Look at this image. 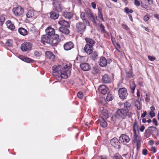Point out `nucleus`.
I'll return each instance as SVG.
<instances>
[{"label":"nucleus","instance_id":"1","mask_svg":"<svg viewBox=\"0 0 159 159\" xmlns=\"http://www.w3.org/2000/svg\"><path fill=\"white\" fill-rule=\"evenodd\" d=\"M53 75L57 80L66 79L71 74L70 67L68 64H64L61 65L54 66L52 67Z\"/></svg>","mask_w":159,"mask_h":159},{"label":"nucleus","instance_id":"2","mask_svg":"<svg viewBox=\"0 0 159 159\" xmlns=\"http://www.w3.org/2000/svg\"><path fill=\"white\" fill-rule=\"evenodd\" d=\"M59 41V36L57 34L54 35L53 38L49 35H45L42 37L41 42L44 44L47 43L55 46Z\"/></svg>","mask_w":159,"mask_h":159},{"label":"nucleus","instance_id":"3","mask_svg":"<svg viewBox=\"0 0 159 159\" xmlns=\"http://www.w3.org/2000/svg\"><path fill=\"white\" fill-rule=\"evenodd\" d=\"M133 113L130 111H126L123 108L118 109L116 111L115 116L119 119H125L127 116L128 118L132 117Z\"/></svg>","mask_w":159,"mask_h":159},{"label":"nucleus","instance_id":"4","mask_svg":"<svg viewBox=\"0 0 159 159\" xmlns=\"http://www.w3.org/2000/svg\"><path fill=\"white\" fill-rule=\"evenodd\" d=\"M12 11L15 16H19L24 13V10L20 6H18L13 8Z\"/></svg>","mask_w":159,"mask_h":159},{"label":"nucleus","instance_id":"5","mask_svg":"<svg viewBox=\"0 0 159 159\" xmlns=\"http://www.w3.org/2000/svg\"><path fill=\"white\" fill-rule=\"evenodd\" d=\"M133 132L134 134V140L135 141H137L138 134L139 133V124L138 122L137 121H134L133 126Z\"/></svg>","mask_w":159,"mask_h":159},{"label":"nucleus","instance_id":"6","mask_svg":"<svg viewBox=\"0 0 159 159\" xmlns=\"http://www.w3.org/2000/svg\"><path fill=\"white\" fill-rule=\"evenodd\" d=\"M119 95L122 99H126L128 95L126 89L125 88H120L118 90Z\"/></svg>","mask_w":159,"mask_h":159},{"label":"nucleus","instance_id":"7","mask_svg":"<svg viewBox=\"0 0 159 159\" xmlns=\"http://www.w3.org/2000/svg\"><path fill=\"white\" fill-rule=\"evenodd\" d=\"M76 28L78 32L82 34L85 30L86 26L84 23L79 22L76 25Z\"/></svg>","mask_w":159,"mask_h":159},{"label":"nucleus","instance_id":"8","mask_svg":"<svg viewBox=\"0 0 159 159\" xmlns=\"http://www.w3.org/2000/svg\"><path fill=\"white\" fill-rule=\"evenodd\" d=\"M111 61V60L110 59H107L105 57H101L100 58L98 62L100 66L104 67L106 66L107 64L110 63Z\"/></svg>","mask_w":159,"mask_h":159},{"label":"nucleus","instance_id":"9","mask_svg":"<svg viewBox=\"0 0 159 159\" xmlns=\"http://www.w3.org/2000/svg\"><path fill=\"white\" fill-rule=\"evenodd\" d=\"M38 13L32 9L29 10L26 14L27 17L28 18L35 19L37 17Z\"/></svg>","mask_w":159,"mask_h":159},{"label":"nucleus","instance_id":"10","mask_svg":"<svg viewBox=\"0 0 159 159\" xmlns=\"http://www.w3.org/2000/svg\"><path fill=\"white\" fill-rule=\"evenodd\" d=\"M54 1V2L53 3V5L54 9L58 12L61 11L63 9V7L60 4V2L58 1Z\"/></svg>","mask_w":159,"mask_h":159},{"label":"nucleus","instance_id":"11","mask_svg":"<svg viewBox=\"0 0 159 159\" xmlns=\"http://www.w3.org/2000/svg\"><path fill=\"white\" fill-rule=\"evenodd\" d=\"M120 141L124 144L128 143L130 141L129 137L125 134H121L119 138Z\"/></svg>","mask_w":159,"mask_h":159},{"label":"nucleus","instance_id":"12","mask_svg":"<svg viewBox=\"0 0 159 159\" xmlns=\"http://www.w3.org/2000/svg\"><path fill=\"white\" fill-rule=\"evenodd\" d=\"M32 47V44L30 42H26L21 45L20 48L23 51H26L30 50Z\"/></svg>","mask_w":159,"mask_h":159},{"label":"nucleus","instance_id":"13","mask_svg":"<svg viewBox=\"0 0 159 159\" xmlns=\"http://www.w3.org/2000/svg\"><path fill=\"white\" fill-rule=\"evenodd\" d=\"M111 143L113 146L116 148L119 149L120 148V143L118 139L116 138H113L111 140Z\"/></svg>","mask_w":159,"mask_h":159},{"label":"nucleus","instance_id":"14","mask_svg":"<svg viewBox=\"0 0 159 159\" xmlns=\"http://www.w3.org/2000/svg\"><path fill=\"white\" fill-rule=\"evenodd\" d=\"M98 90L100 93L104 95L108 91L109 89L105 85H102L99 86Z\"/></svg>","mask_w":159,"mask_h":159},{"label":"nucleus","instance_id":"15","mask_svg":"<svg viewBox=\"0 0 159 159\" xmlns=\"http://www.w3.org/2000/svg\"><path fill=\"white\" fill-rule=\"evenodd\" d=\"M150 130L153 131L154 132H157V129L154 126L149 127V129L147 130L145 133V135L147 138H149L151 134L152 133L150 132Z\"/></svg>","mask_w":159,"mask_h":159},{"label":"nucleus","instance_id":"16","mask_svg":"<svg viewBox=\"0 0 159 159\" xmlns=\"http://www.w3.org/2000/svg\"><path fill=\"white\" fill-rule=\"evenodd\" d=\"M45 32L46 33V35L51 36L52 38L54 35L56 34H55L54 30L53 28L50 27L47 28L45 30Z\"/></svg>","mask_w":159,"mask_h":159},{"label":"nucleus","instance_id":"17","mask_svg":"<svg viewBox=\"0 0 159 159\" xmlns=\"http://www.w3.org/2000/svg\"><path fill=\"white\" fill-rule=\"evenodd\" d=\"M45 55L46 58L49 59L51 61H53L55 57L54 54L52 52L50 51L46 52Z\"/></svg>","mask_w":159,"mask_h":159},{"label":"nucleus","instance_id":"18","mask_svg":"<svg viewBox=\"0 0 159 159\" xmlns=\"http://www.w3.org/2000/svg\"><path fill=\"white\" fill-rule=\"evenodd\" d=\"M64 47L65 50H69L74 47V44L71 42H69L65 44Z\"/></svg>","mask_w":159,"mask_h":159},{"label":"nucleus","instance_id":"19","mask_svg":"<svg viewBox=\"0 0 159 159\" xmlns=\"http://www.w3.org/2000/svg\"><path fill=\"white\" fill-rule=\"evenodd\" d=\"M85 39L86 43V45H88L92 47L94 46L95 43L93 39L88 38H85Z\"/></svg>","mask_w":159,"mask_h":159},{"label":"nucleus","instance_id":"20","mask_svg":"<svg viewBox=\"0 0 159 159\" xmlns=\"http://www.w3.org/2000/svg\"><path fill=\"white\" fill-rule=\"evenodd\" d=\"M102 80L105 83H110L111 80V78L107 74H105L102 76Z\"/></svg>","mask_w":159,"mask_h":159},{"label":"nucleus","instance_id":"21","mask_svg":"<svg viewBox=\"0 0 159 159\" xmlns=\"http://www.w3.org/2000/svg\"><path fill=\"white\" fill-rule=\"evenodd\" d=\"M81 69L84 71L89 70L90 68L89 64L87 63H83L80 65Z\"/></svg>","mask_w":159,"mask_h":159},{"label":"nucleus","instance_id":"22","mask_svg":"<svg viewBox=\"0 0 159 159\" xmlns=\"http://www.w3.org/2000/svg\"><path fill=\"white\" fill-rule=\"evenodd\" d=\"M62 15L65 18L68 19H71L73 16V13L70 12H63Z\"/></svg>","mask_w":159,"mask_h":159},{"label":"nucleus","instance_id":"23","mask_svg":"<svg viewBox=\"0 0 159 159\" xmlns=\"http://www.w3.org/2000/svg\"><path fill=\"white\" fill-rule=\"evenodd\" d=\"M58 23L60 25L66 28H68L70 27L69 23L65 20H60L59 21Z\"/></svg>","mask_w":159,"mask_h":159},{"label":"nucleus","instance_id":"24","mask_svg":"<svg viewBox=\"0 0 159 159\" xmlns=\"http://www.w3.org/2000/svg\"><path fill=\"white\" fill-rule=\"evenodd\" d=\"M93 47L89 45H86L84 47V50L88 54H90L93 50Z\"/></svg>","mask_w":159,"mask_h":159},{"label":"nucleus","instance_id":"25","mask_svg":"<svg viewBox=\"0 0 159 159\" xmlns=\"http://www.w3.org/2000/svg\"><path fill=\"white\" fill-rule=\"evenodd\" d=\"M6 24L7 27L11 30H14L15 29V26L10 21L8 20L6 22Z\"/></svg>","mask_w":159,"mask_h":159},{"label":"nucleus","instance_id":"26","mask_svg":"<svg viewBox=\"0 0 159 159\" xmlns=\"http://www.w3.org/2000/svg\"><path fill=\"white\" fill-rule=\"evenodd\" d=\"M19 33L23 36H26L28 34V32L27 30L23 28H20L18 30Z\"/></svg>","mask_w":159,"mask_h":159},{"label":"nucleus","instance_id":"27","mask_svg":"<svg viewBox=\"0 0 159 159\" xmlns=\"http://www.w3.org/2000/svg\"><path fill=\"white\" fill-rule=\"evenodd\" d=\"M124 108L128 111L129 110L132 108L131 104L129 102H126L124 103Z\"/></svg>","mask_w":159,"mask_h":159},{"label":"nucleus","instance_id":"28","mask_svg":"<svg viewBox=\"0 0 159 159\" xmlns=\"http://www.w3.org/2000/svg\"><path fill=\"white\" fill-rule=\"evenodd\" d=\"M100 125L103 128L106 127L107 125V122L102 117L99 120Z\"/></svg>","mask_w":159,"mask_h":159},{"label":"nucleus","instance_id":"29","mask_svg":"<svg viewBox=\"0 0 159 159\" xmlns=\"http://www.w3.org/2000/svg\"><path fill=\"white\" fill-rule=\"evenodd\" d=\"M50 18L56 20L59 17V14L54 11H52L50 13Z\"/></svg>","mask_w":159,"mask_h":159},{"label":"nucleus","instance_id":"30","mask_svg":"<svg viewBox=\"0 0 159 159\" xmlns=\"http://www.w3.org/2000/svg\"><path fill=\"white\" fill-rule=\"evenodd\" d=\"M59 30L61 32L66 34H68L70 32L69 30L66 27H60L59 28Z\"/></svg>","mask_w":159,"mask_h":159},{"label":"nucleus","instance_id":"31","mask_svg":"<svg viewBox=\"0 0 159 159\" xmlns=\"http://www.w3.org/2000/svg\"><path fill=\"white\" fill-rule=\"evenodd\" d=\"M97 17V16H96L95 17L93 14L91 16L89 17H88L90 20H91L95 25H97V22L96 21Z\"/></svg>","mask_w":159,"mask_h":159},{"label":"nucleus","instance_id":"32","mask_svg":"<svg viewBox=\"0 0 159 159\" xmlns=\"http://www.w3.org/2000/svg\"><path fill=\"white\" fill-rule=\"evenodd\" d=\"M20 59L27 62L31 63L32 61V60L31 59L23 56H20Z\"/></svg>","mask_w":159,"mask_h":159},{"label":"nucleus","instance_id":"33","mask_svg":"<svg viewBox=\"0 0 159 159\" xmlns=\"http://www.w3.org/2000/svg\"><path fill=\"white\" fill-rule=\"evenodd\" d=\"M102 115V117H103L104 118H107L108 117V112L106 110L103 109L101 112Z\"/></svg>","mask_w":159,"mask_h":159},{"label":"nucleus","instance_id":"34","mask_svg":"<svg viewBox=\"0 0 159 159\" xmlns=\"http://www.w3.org/2000/svg\"><path fill=\"white\" fill-rule=\"evenodd\" d=\"M98 17L100 20L103 21H104V18L102 14V10L101 8H98Z\"/></svg>","mask_w":159,"mask_h":159},{"label":"nucleus","instance_id":"35","mask_svg":"<svg viewBox=\"0 0 159 159\" xmlns=\"http://www.w3.org/2000/svg\"><path fill=\"white\" fill-rule=\"evenodd\" d=\"M135 105L138 110L141 109L140 103L138 100H136L135 102Z\"/></svg>","mask_w":159,"mask_h":159},{"label":"nucleus","instance_id":"36","mask_svg":"<svg viewBox=\"0 0 159 159\" xmlns=\"http://www.w3.org/2000/svg\"><path fill=\"white\" fill-rule=\"evenodd\" d=\"M85 12L86 14L88 15V17H89L91 16L92 15L93 13L91 10L89 8H86L85 10Z\"/></svg>","mask_w":159,"mask_h":159},{"label":"nucleus","instance_id":"37","mask_svg":"<svg viewBox=\"0 0 159 159\" xmlns=\"http://www.w3.org/2000/svg\"><path fill=\"white\" fill-rule=\"evenodd\" d=\"M130 88L131 89V92L133 93L135 88V85L134 82H132L130 84Z\"/></svg>","mask_w":159,"mask_h":159},{"label":"nucleus","instance_id":"38","mask_svg":"<svg viewBox=\"0 0 159 159\" xmlns=\"http://www.w3.org/2000/svg\"><path fill=\"white\" fill-rule=\"evenodd\" d=\"M113 96L112 95V94L110 93H108L107 96V101H111L113 99Z\"/></svg>","mask_w":159,"mask_h":159},{"label":"nucleus","instance_id":"39","mask_svg":"<svg viewBox=\"0 0 159 159\" xmlns=\"http://www.w3.org/2000/svg\"><path fill=\"white\" fill-rule=\"evenodd\" d=\"M5 20V18L4 16H0V25H2L4 23Z\"/></svg>","mask_w":159,"mask_h":159},{"label":"nucleus","instance_id":"40","mask_svg":"<svg viewBox=\"0 0 159 159\" xmlns=\"http://www.w3.org/2000/svg\"><path fill=\"white\" fill-rule=\"evenodd\" d=\"M13 43V41L11 39H8L7 40L6 44L7 46H11Z\"/></svg>","mask_w":159,"mask_h":159},{"label":"nucleus","instance_id":"41","mask_svg":"<svg viewBox=\"0 0 159 159\" xmlns=\"http://www.w3.org/2000/svg\"><path fill=\"white\" fill-rule=\"evenodd\" d=\"M91 55V56L92 57V59H94L98 55V54L97 52L95 51L93 52H92Z\"/></svg>","mask_w":159,"mask_h":159},{"label":"nucleus","instance_id":"42","mask_svg":"<svg viewBox=\"0 0 159 159\" xmlns=\"http://www.w3.org/2000/svg\"><path fill=\"white\" fill-rule=\"evenodd\" d=\"M124 12L126 13H132L133 11L132 9H129L128 7H125L124 9Z\"/></svg>","mask_w":159,"mask_h":159},{"label":"nucleus","instance_id":"43","mask_svg":"<svg viewBox=\"0 0 159 159\" xmlns=\"http://www.w3.org/2000/svg\"><path fill=\"white\" fill-rule=\"evenodd\" d=\"M84 57H83L79 56L77 57L76 59L78 62H81L84 60Z\"/></svg>","mask_w":159,"mask_h":159},{"label":"nucleus","instance_id":"44","mask_svg":"<svg viewBox=\"0 0 159 159\" xmlns=\"http://www.w3.org/2000/svg\"><path fill=\"white\" fill-rule=\"evenodd\" d=\"M80 16L82 20H83L86 18L85 17V13L84 12H82L81 13Z\"/></svg>","mask_w":159,"mask_h":159},{"label":"nucleus","instance_id":"45","mask_svg":"<svg viewBox=\"0 0 159 159\" xmlns=\"http://www.w3.org/2000/svg\"><path fill=\"white\" fill-rule=\"evenodd\" d=\"M121 25L122 26V28L125 30L128 31L129 30V28L126 24H122Z\"/></svg>","mask_w":159,"mask_h":159},{"label":"nucleus","instance_id":"46","mask_svg":"<svg viewBox=\"0 0 159 159\" xmlns=\"http://www.w3.org/2000/svg\"><path fill=\"white\" fill-rule=\"evenodd\" d=\"M100 27L102 29L101 30V32L103 33H106V31L104 29V26L102 24H101L100 25Z\"/></svg>","mask_w":159,"mask_h":159},{"label":"nucleus","instance_id":"47","mask_svg":"<svg viewBox=\"0 0 159 159\" xmlns=\"http://www.w3.org/2000/svg\"><path fill=\"white\" fill-rule=\"evenodd\" d=\"M77 96L80 99H82L83 97V94L82 92H80L77 94Z\"/></svg>","mask_w":159,"mask_h":159},{"label":"nucleus","instance_id":"48","mask_svg":"<svg viewBox=\"0 0 159 159\" xmlns=\"http://www.w3.org/2000/svg\"><path fill=\"white\" fill-rule=\"evenodd\" d=\"M127 75L129 77L131 78L133 77L132 71L130 70L129 72L127 73Z\"/></svg>","mask_w":159,"mask_h":159},{"label":"nucleus","instance_id":"49","mask_svg":"<svg viewBox=\"0 0 159 159\" xmlns=\"http://www.w3.org/2000/svg\"><path fill=\"white\" fill-rule=\"evenodd\" d=\"M148 58L149 60L151 61H153L155 59V57L153 56H148Z\"/></svg>","mask_w":159,"mask_h":159},{"label":"nucleus","instance_id":"50","mask_svg":"<svg viewBox=\"0 0 159 159\" xmlns=\"http://www.w3.org/2000/svg\"><path fill=\"white\" fill-rule=\"evenodd\" d=\"M150 95L149 94H146L145 97V101L146 102H149L150 101Z\"/></svg>","mask_w":159,"mask_h":159},{"label":"nucleus","instance_id":"51","mask_svg":"<svg viewBox=\"0 0 159 159\" xmlns=\"http://www.w3.org/2000/svg\"><path fill=\"white\" fill-rule=\"evenodd\" d=\"M150 19V17L148 15L145 16L143 18V20L145 21H148Z\"/></svg>","mask_w":159,"mask_h":159},{"label":"nucleus","instance_id":"52","mask_svg":"<svg viewBox=\"0 0 159 159\" xmlns=\"http://www.w3.org/2000/svg\"><path fill=\"white\" fill-rule=\"evenodd\" d=\"M114 157L116 159H123L122 157L119 154H116L115 155Z\"/></svg>","mask_w":159,"mask_h":159},{"label":"nucleus","instance_id":"53","mask_svg":"<svg viewBox=\"0 0 159 159\" xmlns=\"http://www.w3.org/2000/svg\"><path fill=\"white\" fill-rule=\"evenodd\" d=\"M83 20L84 22V23H85L86 24V25H90V23L88 20H87L86 18L84 19V20Z\"/></svg>","mask_w":159,"mask_h":159},{"label":"nucleus","instance_id":"54","mask_svg":"<svg viewBox=\"0 0 159 159\" xmlns=\"http://www.w3.org/2000/svg\"><path fill=\"white\" fill-rule=\"evenodd\" d=\"M34 54L37 57L41 55V53L36 51H34Z\"/></svg>","mask_w":159,"mask_h":159},{"label":"nucleus","instance_id":"55","mask_svg":"<svg viewBox=\"0 0 159 159\" xmlns=\"http://www.w3.org/2000/svg\"><path fill=\"white\" fill-rule=\"evenodd\" d=\"M147 152H148V151L147 149H144L143 150V152H142L143 154L144 155H146L147 154Z\"/></svg>","mask_w":159,"mask_h":159},{"label":"nucleus","instance_id":"56","mask_svg":"<svg viewBox=\"0 0 159 159\" xmlns=\"http://www.w3.org/2000/svg\"><path fill=\"white\" fill-rule=\"evenodd\" d=\"M150 115L151 117H153L155 116V114L154 111H150Z\"/></svg>","mask_w":159,"mask_h":159},{"label":"nucleus","instance_id":"57","mask_svg":"<svg viewBox=\"0 0 159 159\" xmlns=\"http://www.w3.org/2000/svg\"><path fill=\"white\" fill-rule=\"evenodd\" d=\"M134 4L137 6H139L140 4V2L139 1H134Z\"/></svg>","mask_w":159,"mask_h":159},{"label":"nucleus","instance_id":"58","mask_svg":"<svg viewBox=\"0 0 159 159\" xmlns=\"http://www.w3.org/2000/svg\"><path fill=\"white\" fill-rule=\"evenodd\" d=\"M151 151L154 153H155L156 152V150L155 147H152L151 148Z\"/></svg>","mask_w":159,"mask_h":159},{"label":"nucleus","instance_id":"59","mask_svg":"<svg viewBox=\"0 0 159 159\" xmlns=\"http://www.w3.org/2000/svg\"><path fill=\"white\" fill-rule=\"evenodd\" d=\"M91 5L92 6V7L94 9H95L96 8V4L95 2H92L91 3Z\"/></svg>","mask_w":159,"mask_h":159},{"label":"nucleus","instance_id":"60","mask_svg":"<svg viewBox=\"0 0 159 159\" xmlns=\"http://www.w3.org/2000/svg\"><path fill=\"white\" fill-rule=\"evenodd\" d=\"M152 122L154 123L156 126L157 125V121L156 119L154 118L152 120Z\"/></svg>","mask_w":159,"mask_h":159},{"label":"nucleus","instance_id":"61","mask_svg":"<svg viewBox=\"0 0 159 159\" xmlns=\"http://www.w3.org/2000/svg\"><path fill=\"white\" fill-rule=\"evenodd\" d=\"M154 141L152 140H150L148 142L149 144L150 145H152L154 144Z\"/></svg>","mask_w":159,"mask_h":159},{"label":"nucleus","instance_id":"62","mask_svg":"<svg viewBox=\"0 0 159 159\" xmlns=\"http://www.w3.org/2000/svg\"><path fill=\"white\" fill-rule=\"evenodd\" d=\"M147 115V112L146 111H145L143 112V113H142L141 115V117L142 118L145 117L146 115Z\"/></svg>","mask_w":159,"mask_h":159},{"label":"nucleus","instance_id":"63","mask_svg":"<svg viewBox=\"0 0 159 159\" xmlns=\"http://www.w3.org/2000/svg\"><path fill=\"white\" fill-rule=\"evenodd\" d=\"M145 127L143 125H142L141 126L140 130L141 132H143L145 129Z\"/></svg>","mask_w":159,"mask_h":159},{"label":"nucleus","instance_id":"64","mask_svg":"<svg viewBox=\"0 0 159 159\" xmlns=\"http://www.w3.org/2000/svg\"><path fill=\"white\" fill-rule=\"evenodd\" d=\"M141 26L143 29H144L146 31L149 32V30L147 29V28H146L145 26H143V25H141Z\"/></svg>","mask_w":159,"mask_h":159}]
</instances>
